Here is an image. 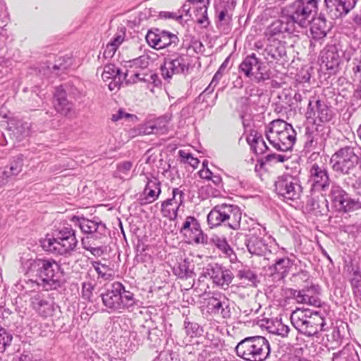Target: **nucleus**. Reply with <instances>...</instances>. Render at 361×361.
I'll return each instance as SVG.
<instances>
[{
    "label": "nucleus",
    "mask_w": 361,
    "mask_h": 361,
    "mask_svg": "<svg viewBox=\"0 0 361 361\" xmlns=\"http://www.w3.org/2000/svg\"><path fill=\"white\" fill-rule=\"evenodd\" d=\"M60 266L51 259H36L30 262L27 274L31 276H37V279H30L25 281V284L21 286L25 290L29 291V288L35 290L39 286H42L46 290L56 289L59 285Z\"/></svg>",
    "instance_id": "f257e3e1"
},
{
    "label": "nucleus",
    "mask_w": 361,
    "mask_h": 361,
    "mask_svg": "<svg viewBox=\"0 0 361 361\" xmlns=\"http://www.w3.org/2000/svg\"><path fill=\"white\" fill-rule=\"evenodd\" d=\"M71 221L80 228L82 233L86 234V236L81 239L82 247L95 257L102 255L104 249L100 244L108 233L106 224L99 218L94 217L90 219L84 216H73Z\"/></svg>",
    "instance_id": "f03ea898"
},
{
    "label": "nucleus",
    "mask_w": 361,
    "mask_h": 361,
    "mask_svg": "<svg viewBox=\"0 0 361 361\" xmlns=\"http://www.w3.org/2000/svg\"><path fill=\"white\" fill-rule=\"evenodd\" d=\"M75 233L71 226H63L58 228L52 237L47 235L41 240V246L46 252L69 256L75 251L78 245Z\"/></svg>",
    "instance_id": "7ed1b4c3"
},
{
    "label": "nucleus",
    "mask_w": 361,
    "mask_h": 361,
    "mask_svg": "<svg viewBox=\"0 0 361 361\" xmlns=\"http://www.w3.org/2000/svg\"><path fill=\"white\" fill-rule=\"evenodd\" d=\"M101 296L104 305L109 312H123L137 305L138 302L134 293L126 290L124 285L118 281L111 283Z\"/></svg>",
    "instance_id": "20e7f679"
},
{
    "label": "nucleus",
    "mask_w": 361,
    "mask_h": 361,
    "mask_svg": "<svg viewBox=\"0 0 361 361\" xmlns=\"http://www.w3.org/2000/svg\"><path fill=\"white\" fill-rule=\"evenodd\" d=\"M290 321L299 333L309 337L324 330L325 325L323 317L309 309H296L291 314Z\"/></svg>",
    "instance_id": "39448f33"
},
{
    "label": "nucleus",
    "mask_w": 361,
    "mask_h": 361,
    "mask_svg": "<svg viewBox=\"0 0 361 361\" xmlns=\"http://www.w3.org/2000/svg\"><path fill=\"white\" fill-rule=\"evenodd\" d=\"M317 11V0H295L286 6L283 12L289 22L293 23V27L298 25L303 28L310 24Z\"/></svg>",
    "instance_id": "423d86ee"
},
{
    "label": "nucleus",
    "mask_w": 361,
    "mask_h": 361,
    "mask_svg": "<svg viewBox=\"0 0 361 361\" xmlns=\"http://www.w3.org/2000/svg\"><path fill=\"white\" fill-rule=\"evenodd\" d=\"M235 351L246 361H264L269 355L270 346L264 337H247L238 343Z\"/></svg>",
    "instance_id": "0eeeda50"
},
{
    "label": "nucleus",
    "mask_w": 361,
    "mask_h": 361,
    "mask_svg": "<svg viewBox=\"0 0 361 361\" xmlns=\"http://www.w3.org/2000/svg\"><path fill=\"white\" fill-rule=\"evenodd\" d=\"M359 157L351 147L339 149L332 156L330 162L333 170L341 174H348L358 164Z\"/></svg>",
    "instance_id": "6e6552de"
},
{
    "label": "nucleus",
    "mask_w": 361,
    "mask_h": 361,
    "mask_svg": "<svg viewBox=\"0 0 361 361\" xmlns=\"http://www.w3.org/2000/svg\"><path fill=\"white\" fill-rule=\"evenodd\" d=\"M274 186L276 194L286 200H298L302 192L299 178L288 173L279 176Z\"/></svg>",
    "instance_id": "1a4fd4ad"
},
{
    "label": "nucleus",
    "mask_w": 361,
    "mask_h": 361,
    "mask_svg": "<svg viewBox=\"0 0 361 361\" xmlns=\"http://www.w3.org/2000/svg\"><path fill=\"white\" fill-rule=\"evenodd\" d=\"M329 133V128L323 124H317L312 130L307 129L304 147L307 152L314 151L310 159L316 158L319 155V151L324 149Z\"/></svg>",
    "instance_id": "9d476101"
},
{
    "label": "nucleus",
    "mask_w": 361,
    "mask_h": 361,
    "mask_svg": "<svg viewBox=\"0 0 361 361\" xmlns=\"http://www.w3.org/2000/svg\"><path fill=\"white\" fill-rule=\"evenodd\" d=\"M190 65V59L185 54H173L164 59L161 66V75L165 80H170L173 75L186 74Z\"/></svg>",
    "instance_id": "9b49d317"
},
{
    "label": "nucleus",
    "mask_w": 361,
    "mask_h": 361,
    "mask_svg": "<svg viewBox=\"0 0 361 361\" xmlns=\"http://www.w3.org/2000/svg\"><path fill=\"white\" fill-rule=\"evenodd\" d=\"M209 276L213 283L217 286L226 290L228 288L234 279V274L228 269L219 266L218 264H210L204 267L200 276V281L202 278Z\"/></svg>",
    "instance_id": "f8f14e48"
},
{
    "label": "nucleus",
    "mask_w": 361,
    "mask_h": 361,
    "mask_svg": "<svg viewBox=\"0 0 361 361\" xmlns=\"http://www.w3.org/2000/svg\"><path fill=\"white\" fill-rule=\"evenodd\" d=\"M145 38L148 44L156 49L175 48L179 43V39L176 35L159 29L148 31Z\"/></svg>",
    "instance_id": "ddd939ff"
},
{
    "label": "nucleus",
    "mask_w": 361,
    "mask_h": 361,
    "mask_svg": "<svg viewBox=\"0 0 361 361\" xmlns=\"http://www.w3.org/2000/svg\"><path fill=\"white\" fill-rule=\"evenodd\" d=\"M308 183L311 190H325L329 188L330 178L326 166L323 163H314L309 169Z\"/></svg>",
    "instance_id": "4468645a"
},
{
    "label": "nucleus",
    "mask_w": 361,
    "mask_h": 361,
    "mask_svg": "<svg viewBox=\"0 0 361 361\" xmlns=\"http://www.w3.org/2000/svg\"><path fill=\"white\" fill-rule=\"evenodd\" d=\"M262 63L256 57L255 54L247 56L239 66L240 71L255 82H259L269 78V75L263 73Z\"/></svg>",
    "instance_id": "2eb2a0df"
},
{
    "label": "nucleus",
    "mask_w": 361,
    "mask_h": 361,
    "mask_svg": "<svg viewBox=\"0 0 361 361\" xmlns=\"http://www.w3.org/2000/svg\"><path fill=\"white\" fill-rule=\"evenodd\" d=\"M184 192L180 188H173L172 197L161 202V212L164 217L171 221L177 218L178 211L184 202Z\"/></svg>",
    "instance_id": "dca6fc26"
},
{
    "label": "nucleus",
    "mask_w": 361,
    "mask_h": 361,
    "mask_svg": "<svg viewBox=\"0 0 361 361\" xmlns=\"http://www.w3.org/2000/svg\"><path fill=\"white\" fill-rule=\"evenodd\" d=\"M306 116L307 119L313 120L316 126L318 124L317 121L323 123L329 122L332 118V112L324 101L310 100Z\"/></svg>",
    "instance_id": "f3484780"
},
{
    "label": "nucleus",
    "mask_w": 361,
    "mask_h": 361,
    "mask_svg": "<svg viewBox=\"0 0 361 361\" xmlns=\"http://www.w3.org/2000/svg\"><path fill=\"white\" fill-rule=\"evenodd\" d=\"M295 30L293 23L283 14L280 19L276 20L267 27L264 36L268 41L274 42L283 37L284 33H293Z\"/></svg>",
    "instance_id": "a211bd4d"
},
{
    "label": "nucleus",
    "mask_w": 361,
    "mask_h": 361,
    "mask_svg": "<svg viewBox=\"0 0 361 361\" xmlns=\"http://www.w3.org/2000/svg\"><path fill=\"white\" fill-rule=\"evenodd\" d=\"M254 233L250 234L246 240V246L251 255L258 256L264 255L269 250L268 245L262 237L265 233V228H253Z\"/></svg>",
    "instance_id": "6ab92c4d"
},
{
    "label": "nucleus",
    "mask_w": 361,
    "mask_h": 361,
    "mask_svg": "<svg viewBox=\"0 0 361 361\" xmlns=\"http://www.w3.org/2000/svg\"><path fill=\"white\" fill-rule=\"evenodd\" d=\"M326 11L333 19H337L346 16L353 10L357 0H324Z\"/></svg>",
    "instance_id": "aec40b11"
},
{
    "label": "nucleus",
    "mask_w": 361,
    "mask_h": 361,
    "mask_svg": "<svg viewBox=\"0 0 361 361\" xmlns=\"http://www.w3.org/2000/svg\"><path fill=\"white\" fill-rule=\"evenodd\" d=\"M296 133L293 128L267 138L272 147L278 151L291 150L295 141Z\"/></svg>",
    "instance_id": "412c9836"
},
{
    "label": "nucleus",
    "mask_w": 361,
    "mask_h": 361,
    "mask_svg": "<svg viewBox=\"0 0 361 361\" xmlns=\"http://www.w3.org/2000/svg\"><path fill=\"white\" fill-rule=\"evenodd\" d=\"M30 303L32 307L43 317L52 316L55 311L53 300L39 293L31 297Z\"/></svg>",
    "instance_id": "4be33fe9"
},
{
    "label": "nucleus",
    "mask_w": 361,
    "mask_h": 361,
    "mask_svg": "<svg viewBox=\"0 0 361 361\" xmlns=\"http://www.w3.org/2000/svg\"><path fill=\"white\" fill-rule=\"evenodd\" d=\"M180 233L185 236L193 234V236H191L190 238L196 243H205V236L200 228L198 221L194 216H187L180 228Z\"/></svg>",
    "instance_id": "5701e85b"
},
{
    "label": "nucleus",
    "mask_w": 361,
    "mask_h": 361,
    "mask_svg": "<svg viewBox=\"0 0 361 361\" xmlns=\"http://www.w3.org/2000/svg\"><path fill=\"white\" fill-rule=\"evenodd\" d=\"M230 204H221L214 207L207 215V223L210 228H216L226 222Z\"/></svg>",
    "instance_id": "b1692460"
},
{
    "label": "nucleus",
    "mask_w": 361,
    "mask_h": 361,
    "mask_svg": "<svg viewBox=\"0 0 361 361\" xmlns=\"http://www.w3.org/2000/svg\"><path fill=\"white\" fill-rule=\"evenodd\" d=\"M330 29L331 26L327 24L326 18L321 14L317 17H313L310 22V33L315 40L324 38Z\"/></svg>",
    "instance_id": "393cba45"
},
{
    "label": "nucleus",
    "mask_w": 361,
    "mask_h": 361,
    "mask_svg": "<svg viewBox=\"0 0 361 361\" xmlns=\"http://www.w3.org/2000/svg\"><path fill=\"white\" fill-rule=\"evenodd\" d=\"M54 106L56 111L68 116L73 109V104L66 99V93L61 87H57L54 93Z\"/></svg>",
    "instance_id": "a878e982"
},
{
    "label": "nucleus",
    "mask_w": 361,
    "mask_h": 361,
    "mask_svg": "<svg viewBox=\"0 0 361 361\" xmlns=\"http://www.w3.org/2000/svg\"><path fill=\"white\" fill-rule=\"evenodd\" d=\"M322 63L327 70L335 72L341 63V56L338 48L333 45L328 47L322 56Z\"/></svg>",
    "instance_id": "bb28decb"
},
{
    "label": "nucleus",
    "mask_w": 361,
    "mask_h": 361,
    "mask_svg": "<svg viewBox=\"0 0 361 361\" xmlns=\"http://www.w3.org/2000/svg\"><path fill=\"white\" fill-rule=\"evenodd\" d=\"M147 184L144 190L145 203H152L154 202L161 194L160 182L154 177L148 178Z\"/></svg>",
    "instance_id": "cd10ccee"
},
{
    "label": "nucleus",
    "mask_w": 361,
    "mask_h": 361,
    "mask_svg": "<svg viewBox=\"0 0 361 361\" xmlns=\"http://www.w3.org/2000/svg\"><path fill=\"white\" fill-rule=\"evenodd\" d=\"M235 276L237 279L240 281V284L243 286H257V276L248 267L240 264L236 269Z\"/></svg>",
    "instance_id": "c85d7f7f"
},
{
    "label": "nucleus",
    "mask_w": 361,
    "mask_h": 361,
    "mask_svg": "<svg viewBox=\"0 0 361 361\" xmlns=\"http://www.w3.org/2000/svg\"><path fill=\"white\" fill-rule=\"evenodd\" d=\"M23 165V156L18 155L11 161L8 166L5 168L3 172V177H0V187L4 185L8 178L18 175L21 171Z\"/></svg>",
    "instance_id": "c756f323"
},
{
    "label": "nucleus",
    "mask_w": 361,
    "mask_h": 361,
    "mask_svg": "<svg viewBox=\"0 0 361 361\" xmlns=\"http://www.w3.org/2000/svg\"><path fill=\"white\" fill-rule=\"evenodd\" d=\"M171 120V114H167L160 116L155 120L154 124L147 127L145 129L146 134L155 133L157 135H164L168 133V125Z\"/></svg>",
    "instance_id": "7c9ffc66"
},
{
    "label": "nucleus",
    "mask_w": 361,
    "mask_h": 361,
    "mask_svg": "<svg viewBox=\"0 0 361 361\" xmlns=\"http://www.w3.org/2000/svg\"><path fill=\"white\" fill-rule=\"evenodd\" d=\"M247 142L256 154H262L268 149L262 135L257 131L253 130L249 134Z\"/></svg>",
    "instance_id": "2f4dec72"
},
{
    "label": "nucleus",
    "mask_w": 361,
    "mask_h": 361,
    "mask_svg": "<svg viewBox=\"0 0 361 361\" xmlns=\"http://www.w3.org/2000/svg\"><path fill=\"white\" fill-rule=\"evenodd\" d=\"M228 214V218L224 225L233 230L240 229L242 217L240 209L236 205L231 204Z\"/></svg>",
    "instance_id": "473e14b6"
},
{
    "label": "nucleus",
    "mask_w": 361,
    "mask_h": 361,
    "mask_svg": "<svg viewBox=\"0 0 361 361\" xmlns=\"http://www.w3.org/2000/svg\"><path fill=\"white\" fill-rule=\"evenodd\" d=\"M209 4V0H202V1H199V4L193 5L194 18L199 24L204 26L208 24L207 8Z\"/></svg>",
    "instance_id": "72a5a7b5"
},
{
    "label": "nucleus",
    "mask_w": 361,
    "mask_h": 361,
    "mask_svg": "<svg viewBox=\"0 0 361 361\" xmlns=\"http://www.w3.org/2000/svg\"><path fill=\"white\" fill-rule=\"evenodd\" d=\"M10 129L16 139L20 141L30 135V123L23 121H17L14 123H11Z\"/></svg>",
    "instance_id": "f704fd0d"
},
{
    "label": "nucleus",
    "mask_w": 361,
    "mask_h": 361,
    "mask_svg": "<svg viewBox=\"0 0 361 361\" xmlns=\"http://www.w3.org/2000/svg\"><path fill=\"white\" fill-rule=\"evenodd\" d=\"M293 128V126L282 119L272 121L266 131V137L268 138L279 133L284 132L288 129Z\"/></svg>",
    "instance_id": "c9c22d12"
},
{
    "label": "nucleus",
    "mask_w": 361,
    "mask_h": 361,
    "mask_svg": "<svg viewBox=\"0 0 361 361\" xmlns=\"http://www.w3.org/2000/svg\"><path fill=\"white\" fill-rule=\"evenodd\" d=\"M267 329L269 333L281 336L283 337L287 336L289 333V327L283 324L280 320L267 321Z\"/></svg>",
    "instance_id": "e433bc0d"
},
{
    "label": "nucleus",
    "mask_w": 361,
    "mask_h": 361,
    "mask_svg": "<svg viewBox=\"0 0 361 361\" xmlns=\"http://www.w3.org/2000/svg\"><path fill=\"white\" fill-rule=\"evenodd\" d=\"M225 302L221 301L219 298L212 297L209 301V305L211 306V310L214 313L221 312L224 318L230 317V310H228V306L226 305L224 307Z\"/></svg>",
    "instance_id": "4c0bfd02"
},
{
    "label": "nucleus",
    "mask_w": 361,
    "mask_h": 361,
    "mask_svg": "<svg viewBox=\"0 0 361 361\" xmlns=\"http://www.w3.org/2000/svg\"><path fill=\"white\" fill-rule=\"evenodd\" d=\"M173 273L179 278L188 279L194 276L192 269L190 267V262L187 259L180 262L176 267L173 268Z\"/></svg>",
    "instance_id": "58836bf2"
},
{
    "label": "nucleus",
    "mask_w": 361,
    "mask_h": 361,
    "mask_svg": "<svg viewBox=\"0 0 361 361\" xmlns=\"http://www.w3.org/2000/svg\"><path fill=\"white\" fill-rule=\"evenodd\" d=\"M118 77H122L121 71L119 68L116 67L114 64H108L104 67L102 78L104 81L109 79H114Z\"/></svg>",
    "instance_id": "ea45409f"
},
{
    "label": "nucleus",
    "mask_w": 361,
    "mask_h": 361,
    "mask_svg": "<svg viewBox=\"0 0 361 361\" xmlns=\"http://www.w3.org/2000/svg\"><path fill=\"white\" fill-rule=\"evenodd\" d=\"M341 209L345 213L361 209V197L355 198L348 196L345 203Z\"/></svg>",
    "instance_id": "a19ab883"
},
{
    "label": "nucleus",
    "mask_w": 361,
    "mask_h": 361,
    "mask_svg": "<svg viewBox=\"0 0 361 361\" xmlns=\"http://www.w3.org/2000/svg\"><path fill=\"white\" fill-rule=\"evenodd\" d=\"M292 266V262L288 258L279 259L274 264L275 271L282 277L286 276Z\"/></svg>",
    "instance_id": "79ce46f5"
},
{
    "label": "nucleus",
    "mask_w": 361,
    "mask_h": 361,
    "mask_svg": "<svg viewBox=\"0 0 361 361\" xmlns=\"http://www.w3.org/2000/svg\"><path fill=\"white\" fill-rule=\"evenodd\" d=\"M331 193L334 201L338 202L341 208L348 195L345 190L338 185L332 186Z\"/></svg>",
    "instance_id": "37998d69"
},
{
    "label": "nucleus",
    "mask_w": 361,
    "mask_h": 361,
    "mask_svg": "<svg viewBox=\"0 0 361 361\" xmlns=\"http://www.w3.org/2000/svg\"><path fill=\"white\" fill-rule=\"evenodd\" d=\"M318 295L319 294L302 295L300 293H298L297 295V302L299 303L318 307L321 304Z\"/></svg>",
    "instance_id": "c03bdc74"
},
{
    "label": "nucleus",
    "mask_w": 361,
    "mask_h": 361,
    "mask_svg": "<svg viewBox=\"0 0 361 361\" xmlns=\"http://www.w3.org/2000/svg\"><path fill=\"white\" fill-rule=\"evenodd\" d=\"M300 293L302 295H314L319 294L320 287L318 285L313 284L312 283H307L302 290H294L293 292V298L297 300V295Z\"/></svg>",
    "instance_id": "a18cd8bd"
},
{
    "label": "nucleus",
    "mask_w": 361,
    "mask_h": 361,
    "mask_svg": "<svg viewBox=\"0 0 361 361\" xmlns=\"http://www.w3.org/2000/svg\"><path fill=\"white\" fill-rule=\"evenodd\" d=\"M350 66L353 80L361 83V55L354 58Z\"/></svg>",
    "instance_id": "49530a36"
},
{
    "label": "nucleus",
    "mask_w": 361,
    "mask_h": 361,
    "mask_svg": "<svg viewBox=\"0 0 361 361\" xmlns=\"http://www.w3.org/2000/svg\"><path fill=\"white\" fill-rule=\"evenodd\" d=\"M350 283L353 293L357 296L361 295V274L360 271H355L350 279Z\"/></svg>",
    "instance_id": "de8ad7c7"
},
{
    "label": "nucleus",
    "mask_w": 361,
    "mask_h": 361,
    "mask_svg": "<svg viewBox=\"0 0 361 361\" xmlns=\"http://www.w3.org/2000/svg\"><path fill=\"white\" fill-rule=\"evenodd\" d=\"M216 246L231 259V261L235 259V255H234L232 248L225 239H218Z\"/></svg>",
    "instance_id": "09e8293b"
},
{
    "label": "nucleus",
    "mask_w": 361,
    "mask_h": 361,
    "mask_svg": "<svg viewBox=\"0 0 361 361\" xmlns=\"http://www.w3.org/2000/svg\"><path fill=\"white\" fill-rule=\"evenodd\" d=\"M12 338L11 334L0 327V353L4 352L6 346L11 344Z\"/></svg>",
    "instance_id": "8fccbe9b"
},
{
    "label": "nucleus",
    "mask_w": 361,
    "mask_h": 361,
    "mask_svg": "<svg viewBox=\"0 0 361 361\" xmlns=\"http://www.w3.org/2000/svg\"><path fill=\"white\" fill-rule=\"evenodd\" d=\"M94 267L99 276L104 280H109L112 276L107 266L96 262Z\"/></svg>",
    "instance_id": "3c124183"
},
{
    "label": "nucleus",
    "mask_w": 361,
    "mask_h": 361,
    "mask_svg": "<svg viewBox=\"0 0 361 361\" xmlns=\"http://www.w3.org/2000/svg\"><path fill=\"white\" fill-rule=\"evenodd\" d=\"M144 73H141L140 72H131L128 71L125 74L123 78L126 80L127 83H135L138 81H142V78L144 77Z\"/></svg>",
    "instance_id": "603ef678"
},
{
    "label": "nucleus",
    "mask_w": 361,
    "mask_h": 361,
    "mask_svg": "<svg viewBox=\"0 0 361 361\" xmlns=\"http://www.w3.org/2000/svg\"><path fill=\"white\" fill-rule=\"evenodd\" d=\"M149 64V57L142 55L133 61V65L136 68L145 69Z\"/></svg>",
    "instance_id": "864d4df0"
},
{
    "label": "nucleus",
    "mask_w": 361,
    "mask_h": 361,
    "mask_svg": "<svg viewBox=\"0 0 361 361\" xmlns=\"http://www.w3.org/2000/svg\"><path fill=\"white\" fill-rule=\"evenodd\" d=\"M179 154L185 162L189 164L193 168H197L199 165V160L197 158L193 157L190 153L185 152L183 150L179 151Z\"/></svg>",
    "instance_id": "5fc2aeb1"
},
{
    "label": "nucleus",
    "mask_w": 361,
    "mask_h": 361,
    "mask_svg": "<svg viewBox=\"0 0 361 361\" xmlns=\"http://www.w3.org/2000/svg\"><path fill=\"white\" fill-rule=\"evenodd\" d=\"M216 11L218 13V19L221 22H228L231 19L230 16L228 13V11L225 6L221 4L216 6Z\"/></svg>",
    "instance_id": "6e6d98bb"
},
{
    "label": "nucleus",
    "mask_w": 361,
    "mask_h": 361,
    "mask_svg": "<svg viewBox=\"0 0 361 361\" xmlns=\"http://www.w3.org/2000/svg\"><path fill=\"white\" fill-rule=\"evenodd\" d=\"M184 326L188 336L193 337L197 335L199 329V325L197 323H192L185 320L184 322Z\"/></svg>",
    "instance_id": "4d7b16f0"
},
{
    "label": "nucleus",
    "mask_w": 361,
    "mask_h": 361,
    "mask_svg": "<svg viewBox=\"0 0 361 361\" xmlns=\"http://www.w3.org/2000/svg\"><path fill=\"white\" fill-rule=\"evenodd\" d=\"M266 161L274 163H283L288 159V157L283 154H269L265 157Z\"/></svg>",
    "instance_id": "13d9d810"
},
{
    "label": "nucleus",
    "mask_w": 361,
    "mask_h": 361,
    "mask_svg": "<svg viewBox=\"0 0 361 361\" xmlns=\"http://www.w3.org/2000/svg\"><path fill=\"white\" fill-rule=\"evenodd\" d=\"M350 349L343 348L342 350L334 353L332 361H348V357L349 355Z\"/></svg>",
    "instance_id": "bf43d9fd"
},
{
    "label": "nucleus",
    "mask_w": 361,
    "mask_h": 361,
    "mask_svg": "<svg viewBox=\"0 0 361 361\" xmlns=\"http://www.w3.org/2000/svg\"><path fill=\"white\" fill-rule=\"evenodd\" d=\"M142 80H143V82L152 83L154 86H158L160 84L158 75L153 73L144 74Z\"/></svg>",
    "instance_id": "052dcab7"
},
{
    "label": "nucleus",
    "mask_w": 361,
    "mask_h": 361,
    "mask_svg": "<svg viewBox=\"0 0 361 361\" xmlns=\"http://www.w3.org/2000/svg\"><path fill=\"white\" fill-rule=\"evenodd\" d=\"M94 286L90 282H84L82 283V293L85 298L89 299L92 295Z\"/></svg>",
    "instance_id": "680f3d73"
},
{
    "label": "nucleus",
    "mask_w": 361,
    "mask_h": 361,
    "mask_svg": "<svg viewBox=\"0 0 361 361\" xmlns=\"http://www.w3.org/2000/svg\"><path fill=\"white\" fill-rule=\"evenodd\" d=\"M130 117H133V115L128 113H126L122 109H119L116 114H113L111 119L114 121H118L121 119L128 118Z\"/></svg>",
    "instance_id": "e2e57ef3"
},
{
    "label": "nucleus",
    "mask_w": 361,
    "mask_h": 361,
    "mask_svg": "<svg viewBox=\"0 0 361 361\" xmlns=\"http://www.w3.org/2000/svg\"><path fill=\"white\" fill-rule=\"evenodd\" d=\"M64 63H59V64H55L53 66L54 70H66L71 65V59L70 58H67L66 60L63 59Z\"/></svg>",
    "instance_id": "0e129e2a"
},
{
    "label": "nucleus",
    "mask_w": 361,
    "mask_h": 361,
    "mask_svg": "<svg viewBox=\"0 0 361 361\" xmlns=\"http://www.w3.org/2000/svg\"><path fill=\"white\" fill-rule=\"evenodd\" d=\"M117 47L111 42L106 45L104 55L105 57H111L116 52Z\"/></svg>",
    "instance_id": "69168bd1"
},
{
    "label": "nucleus",
    "mask_w": 361,
    "mask_h": 361,
    "mask_svg": "<svg viewBox=\"0 0 361 361\" xmlns=\"http://www.w3.org/2000/svg\"><path fill=\"white\" fill-rule=\"evenodd\" d=\"M122 78L123 76L112 79V80L109 84V88L111 91L118 90L120 88Z\"/></svg>",
    "instance_id": "338daca9"
},
{
    "label": "nucleus",
    "mask_w": 361,
    "mask_h": 361,
    "mask_svg": "<svg viewBox=\"0 0 361 361\" xmlns=\"http://www.w3.org/2000/svg\"><path fill=\"white\" fill-rule=\"evenodd\" d=\"M132 166L133 165L131 162L125 161L118 165V170L121 173H126L130 170Z\"/></svg>",
    "instance_id": "774afa93"
}]
</instances>
